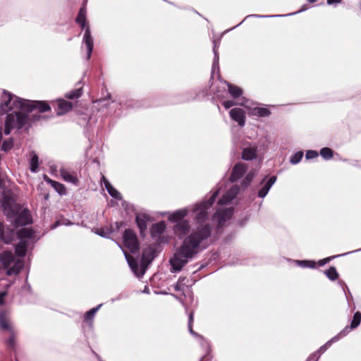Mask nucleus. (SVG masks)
<instances>
[{
    "instance_id": "1",
    "label": "nucleus",
    "mask_w": 361,
    "mask_h": 361,
    "mask_svg": "<svg viewBox=\"0 0 361 361\" xmlns=\"http://www.w3.org/2000/svg\"><path fill=\"white\" fill-rule=\"evenodd\" d=\"M218 195L219 190H216L207 200L196 203L192 209L195 214V227L185 238L170 259L171 273L180 271L183 267L197 255L201 245L202 249L208 246L207 241L213 231V225L208 221V210L214 203Z\"/></svg>"
},
{
    "instance_id": "2",
    "label": "nucleus",
    "mask_w": 361,
    "mask_h": 361,
    "mask_svg": "<svg viewBox=\"0 0 361 361\" xmlns=\"http://www.w3.org/2000/svg\"><path fill=\"white\" fill-rule=\"evenodd\" d=\"M27 114L25 111L20 112V111L8 114L5 120L4 134L8 135L13 129L20 130L27 124L30 127L32 123L45 118V116L39 113L33 114L31 116H29Z\"/></svg>"
},
{
    "instance_id": "3",
    "label": "nucleus",
    "mask_w": 361,
    "mask_h": 361,
    "mask_svg": "<svg viewBox=\"0 0 361 361\" xmlns=\"http://www.w3.org/2000/svg\"><path fill=\"white\" fill-rule=\"evenodd\" d=\"M87 11L85 5L80 7L78 16L75 18V22L78 23L82 30H85V33L82 38V43L85 44L87 48L86 59H90L94 47L93 37L91 35L90 28L87 26Z\"/></svg>"
},
{
    "instance_id": "4",
    "label": "nucleus",
    "mask_w": 361,
    "mask_h": 361,
    "mask_svg": "<svg viewBox=\"0 0 361 361\" xmlns=\"http://www.w3.org/2000/svg\"><path fill=\"white\" fill-rule=\"evenodd\" d=\"M247 171V165L243 162L236 163L231 171L229 177V180L231 183H235L245 175V178L240 182V186L243 190L246 189L252 183L255 176V171L252 170Z\"/></svg>"
},
{
    "instance_id": "5",
    "label": "nucleus",
    "mask_w": 361,
    "mask_h": 361,
    "mask_svg": "<svg viewBox=\"0 0 361 361\" xmlns=\"http://www.w3.org/2000/svg\"><path fill=\"white\" fill-rule=\"evenodd\" d=\"M0 262L4 269H6V275H18L24 268L23 259H16L14 255L8 250L4 251L0 254Z\"/></svg>"
},
{
    "instance_id": "6",
    "label": "nucleus",
    "mask_w": 361,
    "mask_h": 361,
    "mask_svg": "<svg viewBox=\"0 0 361 361\" xmlns=\"http://www.w3.org/2000/svg\"><path fill=\"white\" fill-rule=\"evenodd\" d=\"M15 107L20 108V111L31 113L35 110L39 113L50 111L51 108L47 101L43 100H28L25 99H17L13 103Z\"/></svg>"
},
{
    "instance_id": "7",
    "label": "nucleus",
    "mask_w": 361,
    "mask_h": 361,
    "mask_svg": "<svg viewBox=\"0 0 361 361\" xmlns=\"http://www.w3.org/2000/svg\"><path fill=\"white\" fill-rule=\"evenodd\" d=\"M17 99H20L13 93L4 90L1 96L0 112L1 115L11 114L15 111L20 110V108L15 107L14 102Z\"/></svg>"
},
{
    "instance_id": "8",
    "label": "nucleus",
    "mask_w": 361,
    "mask_h": 361,
    "mask_svg": "<svg viewBox=\"0 0 361 361\" xmlns=\"http://www.w3.org/2000/svg\"><path fill=\"white\" fill-rule=\"evenodd\" d=\"M1 207L4 214L11 221L15 218L20 209V206L14 199L8 195H4L1 202Z\"/></svg>"
},
{
    "instance_id": "9",
    "label": "nucleus",
    "mask_w": 361,
    "mask_h": 361,
    "mask_svg": "<svg viewBox=\"0 0 361 361\" xmlns=\"http://www.w3.org/2000/svg\"><path fill=\"white\" fill-rule=\"evenodd\" d=\"M123 245L131 253H136L140 250V244L135 231L131 228H127L123 234Z\"/></svg>"
},
{
    "instance_id": "10",
    "label": "nucleus",
    "mask_w": 361,
    "mask_h": 361,
    "mask_svg": "<svg viewBox=\"0 0 361 361\" xmlns=\"http://www.w3.org/2000/svg\"><path fill=\"white\" fill-rule=\"evenodd\" d=\"M157 255V251L153 246H149L142 250L140 259L141 276L144 275L149 265Z\"/></svg>"
},
{
    "instance_id": "11",
    "label": "nucleus",
    "mask_w": 361,
    "mask_h": 361,
    "mask_svg": "<svg viewBox=\"0 0 361 361\" xmlns=\"http://www.w3.org/2000/svg\"><path fill=\"white\" fill-rule=\"evenodd\" d=\"M240 185H234L231 186L218 200L220 205H226L229 204L238 195L241 189Z\"/></svg>"
},
{
    "instance_id": "12",
    "label": "nucleus",
    "mask_w": 361,
    "mask_h": 361,
    "mask_svg": "<svg viewBox=\"0 0 361 361\" xmlns=\"http://www.w3.org/2000/svg\"><path fill=\"white\" fill-rule=\"evenodd\" d=\"M15 231L10 226H5L0 221V240L5 244H10L14 240Z\"/></svg>"
},
{
    "instance_id": "13",
    "label": "nucleus",
    "mask_w": 361,
    "mask_h": 361,
    "mask_svg": "<svg viewBox=\"0 0 361 361\" xmlns=\"http://www.w3.org/2000/svg\"><path fill=\"white\" fill-rule=\"evenodd\" d=\"M267 178V176H264V178L260 182V185H263L262 188L257 192V196L260 198H264L267 196L269 191L273 185L276 183L277 179L276 176H271L266 181Z\"/></svg>"
},
{
    "instance_id": "14",
    "label": "nucleus",
    "mask_w": 361,
    "mask_h": 361,
    "mask_svg": "<svg viewBox=\"0 0 361 361\" xmlns=\"http://www.w3.org/2000/svg\"><path fill=\"white\" fill-rule=\"evenodd\" d=\"M230 117L235 121L239 126L243 127L245 125L246 114L245 111L241 108H233L229 111Z\"/></svg>"
},
{
    "instance_id": "15",
    "label": "nucleus",
    "mask_w": 361,
    "mask_h": 361,
    "mask_svg": "<svg viewBox=\"0 0 361 361\" xmlns=\"http://www.w3.org/2000/svg\"><path fill=\"white\" fill-rule=\"evenodd\" d=\"M13 329L11 324L9 312L6 310H0V330L7 332Z\"/></svg>"
},
{
    "instance_id": "16",
    "label": "nucleus",
    "mask_w": 361,
    "mask_h": 361,
    "mask_svg": "<svg viewBox=\"0 0 361 361\" xmlns=\"http://www.w3.org/2000/svg\"><path fill=\"white\" fill-rule=\"evenodd\" d=\"M149 216L147 214H142V215L137 214L135 216V223L140 230V234L142 237L145 235V231L147 228V222L149 221Z\"/></svg>"
},
{
    "instance_id": "17",
    "label": "nucleus",
    "mask_w": 361,
    "mask_h": 361,
    "mask_svg": "<svg viewBox=\"0 0 361 361\" xmlns=\"http://www.w3.org/2000/svg\"><path fill=\"white\" fill-rule=\"evenodd\" d=\"M72 108L73 104L71 102L66 101L64 99H59L56 101V112L58 116L69 112Z\"/></svg>"
},
{
    "instance_id": "18",
    "label": "nucleus",
    "mask_w": 361,
    "mask_h": 361,
    "mask_svg": "<svg viewBox=\"0 0 361 361\" xmlns=\"http://www.w3.org/2000/svg\"><path fill=\"white\" fill-rule=\"evenodd\" d=\"M232 211L231 209H223L217 210L213 218L218 222L219 226L224 225L226 221H228L232 216Z\"/></svg>"
},
{
    "instance_id": "19",
    "label": "nucleus",
    "mask_w": 361,
    "mask_h": 361,
    "mask_svg": "<svg viewBox=\"0 0 361 361\" xmlns=\"http://www.w3.org/2000/svg\"><path fill=\"white\" fill-rule=\"evenodd\" d=\"M307 7L305 5H303L302 7L298 11V13L303 12L307 10ZM297 13V12H295L293 13H290L288 15H258V14H251L247 16L243 20H242L240 23H238L237 25L233 27L229 30H233L238 26L240 25L247 18H279V17H284L286 16H290L292 14Z\"/></svg>"
},
{
    "instance_id": "20",
    "label": "nucleus",
    "mask_w": 361,
    "mask_h": 361,
    "mask_svg": "<svg viewBox=\"0 0 361 361\" xmlns=\"http://www.w3.org/2000/svg\"><path fill=\"white\" fill-rule=\"evenodd\" d=\"M190 225L188 220H183L182 221L176 223L173 226V231L179 238L185 235L189 231Z\"/></svg>"
},
{
    "instance_id": "21",
    "label": "nucleus",
    "mask_w": 361,
    "mask_h": 361,
    "mask_svg": "<svg viewBox=\"0 0 361 361\" xmlns=\"http://www.w3.org/2000/svg\"><path fill=\"white\" fill-rule=\"evenodd\" d=\"M188 209L187 208L178 209L170 214L168 219L171 222L178 223L183 221V219L188 215Z\"/></svg>"
},
{
    "instance_id": "22",
    "label": "nucleus",
    "mask_w": 361,
    "mask_h": 361,
    "mask_svg": "<svg viewBox=\"0 0 361 361\" xmlns=\"http://www.w3.org/2000/svg\"><path fill=\"white\" fill-rule=\"evenodd\" d=\"M166 226L164 221L153 224L150 228V235L152 238H156L158 235L163 234L166 231Z\"/></svg>"
},
{
    "instance_id": "23",
    "label": "nucleus",
    "mask_w": 361,
    "mask_h": 361,
    "mask_svg": "<svg viewBox=\"0 0 361 361\" xmlns=\"http://www.w3.org/2000/svg\"><path fill=\"white\" fill-rule=\"evenodd\" d=\"M220 44L219 40H213V52H214V59L212 63V71L213 73L216 70L219 71V55L218 52V48Z\"/></svg>"
},
{
    "instance_id": "24",
    "label": "nucleus",
    "mask_w": 361,
    "mask_h": 361,
    "mask_svg": "<svg viewBox=\"0 0 361 361\" xmlns=\"http://www.w3.org/2000/svg\"><path fill=\"white\" fill-rule=\"evenodd\" d=\"M124 255L127 260V262L130 268L131 269L132 271L134 273V274L136 275L137 276H142L140 275L141 268L140 269V266L137 261L133 257H130L126 252H124Z\"/></svg>"
},
{
    "instance_id": "25",
    "label": "nucleus",
    "mask_w": 361,
    "mask_h": 361,
    "mask_svg": "<svg viewBox=\"0 0 361 361\" xmlns=\"http://www.w3.org/2000/svg\"><path fill=\"white\" fill-rule=\"evenodd\" d=\"M44 180L51 185V186L57 192L59 195H63L66 193V188L65 185L58 181L54 180L44 176Z\"/></svg>"
},
{
    "instance_id": "26",
    "label": "nucleus",
    "mask_w": 361,
    "mask_h": 361,
    "mask_svg": "<svg viewBox=\"0 0 361 361\" xmlns=\"http://www.w3.org/2000/svg\"><path fill=\"white\" fill-rule=\"evenodd\" d=\"M271 114V111L266 107H254L250 109V114L253 116L268 117Z\"/></svg>"
},
{
    "instance_id": "27",
    "label": "nucleus",
    "mask_w": 361,
    "mask_h": 361,
    "mask_svg": "<svg viewBox=\"0 0 361 361\" xmlns=\"http://www.w3.org/2000/svg\"><path fill=\"white\" fill-rule=\"evenodd\" d=\"M27 242L20 240L15 246V254L19 257H24L27 254Z\"/></svg>"
},
{
    "instance_id": "28",
    "label": "nucleus",
    "mask_w": 361,
    "mask_h": 361,
    "mask_svg": "<svg viewBox=\"0 0 361 361\" xmlns=\"http://www.w3.org/2000/svg\"><path fill=\"white\" fill-rule=\"evenodd\" d=\"M118 104L123 107V106H126V108H131V109H134V108H138V107H149V105H147L145 104H142V102H139V101H135L133 99H129V100H126V101H124L123 99H121Z\"/></svg>"
},
{
    "instance_id": "29",
    "label": "nucleus",
    "mask_w": 361,
    "mask_h": 361,
    "mask_svg": "<svg viewBox=\"0 0 361 361\" xmlns=\"http://www.w3.org/2000/svg\"><path fill=\"white\" fill-rule=\"evenodd\" d=\"M115 230L113 228L112 226L110 227H101V228H94L92 229V231L104 238H110L111 234Z\"/></svg>"
},
{
    "instance_id": "30",
    "label": "nucleus",
    "mask_w": 361,
    "mask_h": 361,
    "mask_svg": "<svg viewBox=\"0 0 361 361\" xmlns=\"http://www.w3.org/2000/svg\"><path fill=\"white\" fill-rule=\"evenodd\" d=\"M16 226H26L32 223L30 217L24 213H18L17 216L12 219Z\"/></svg>"
},
{
    "instance_id": "31",
    "label": "nucleus",
    "mask_w": 361,
    "mask_h": 361,
    "mask_svg": "<svg viewBox=\"0 0 361 361\" xmlns=\"http://www.w3.org/2000/svg\"><path fill=\"white\" fill-rule=\"evenodd\" d=\"M225 83L228 86V93L233 99H237L242 96L243 92L240 87L229 83L226 81H225Z\"/></svg>"
},
{
    "instance_id": "32",
    "label": "nucleus",
    "mask_w": 361,
    "mask_h": 361,
    "mask_svg": "<svg viewBox=\"0 0 361 361\" xmlns=\"http://www.w3.org/2000/svg\"><path fill=\"white\" fill-rule=\"evenodd\" d=\"M257 157V149L255 147H245L242 152V159L245 161H252Z\"/></svg>"
},
{
    "instance_id": "33",
    "label": "nucleus",
    "mask_w": 361,
    "mask_h": 361,
    "mask_svg": "<svg viewBox=\"0 0 361 361\" xmlns=\"http://www.w3.org/2000/svg\"><path fill=\"white\" fill-rule=\"evenodd\" d=\"M60 173L63 179L66 182L71 183L73 184H76L78 182V178L70 173L63 167L60 169Z\"/></svg>"
},
{
    "instance_id": "34",
    "label": "nucleus",
    "mask_w": 361,
    "mask_h": 361,
    "mask_svg": "<svg viewBox=\"0 0 361 361\" xmlns=\"http://www.w3.org/2000/svg\"><path fill=\"white\" fill-rule=\"evenodd\" d=\"M360 251H361V248L357 249L355 250H353V251H350V252H345V253H343V254H341V255H337L326 257L324 259L319 260L318 261V264H319V266L322 267V266L325 265L326 263L329 262L331 259H333L334 258L345 256V255H350L351 253L357 252H360Z\"/></svg>"
},
{
    "instance_id": "35",
    "label": "nucleus",
    "mask_w": 361,
    "mask_h": 361,
    "mask_svg": "<svg viewBox=\"0 0 361 361\" xmlns=\"http://www.w3.org/2000/svg\"><path fill=\"white\" fill-rule=\"evenodd\" d=\"M103 304H99L95 307L92 308L89 311L86 312L84 315V321L85 322H90L92 323V319L95 315V314L97 312V311L101 308Z\"/></svg>"
},
{
    "instance_id": "36",
    "label": "nucleus",
    "mask_w": 361,
    "mask_h": 361,
    "mask_svg": "<svg viewBox=\"0 0 361 361\" xmlns=\"http://www.w3.org/2000/svg\"><path fill=\"white\" fill-rule=\"evenodd\" d=\"M38 167L39 157L35 153L32 152L30 160V170L33 173H36L38 171Z\"/></svg>"
},
{
    "instance_id": "37",
    "label": "nucleus",
    "mask_w": 361,
    "mask_h": 361,
    "mask_svg": "<svg viewBox=\"0 0 361 361\" xmlns=\"http://www.w3.org/2000/svg\"><path fill=\"white\" fill-rule=\"evenodd\" d=\"M324 274L326 277L334 281H336L338 278V273L335 267H330L328 269L324 271Z\"/></svg>"
},
{
    "instance_id": "38",
    "label": "nucleus",
    "mask_w": 361,
    "mask_h": 361,
    "mask_svg": "<svg viewBox=\"0 0 361 361\" xmlns=\"http://www.w3.org/2000/svg\"><path fill=\"white\" fill-rule=\"evenodd\" d=\"M82 94V87H79L75 90H73L65 94V97L68 99H78Z\"/></svg>"
},
{
    "instance_id": "39",
    "label": "nucleus",
    "mask_w": 361,
    "mask_h": 361,
    "mask_svg": "<svg viewBox=\"0 0 361 361\" xmlns=\"http://www.w3.org/2000/svg\"><path fill=\"white\" fill-rule=\"evenodd\" d=\"M18 235L20 240L23 238L32 239L34 237V232L32 229L24 228L19 231Z\"/></svg>"
},
{
    "instance_id": "40",
    "label": "nucleus",
    "mask_w": 361,
    "mask_h": 361,
    "mask_svg": "<svg viewBox=\"0 0 361 361\" xmlns=\"http://www.w3.org/2000/svg\"><path fill=\"white\" fill-rule=\"evenodd\" d=\"M319 154L325 160H330L334 157V151L329 147H325L320 149Z\"/></svg>"
},
{
    "instance_id": "41",
    "label": "nucleus",
    "mask_w": 361,
    "mask_h": 361,
    "mask_svg": "<svg viewBox=\"0 0 361 361\" xmlns=\"http://www.w3.org/2000/svg\"><path fill=\"white\" fill-rule=\"evenodd\" d=\"M108 187L109 188H107L106 190L111 197L118 200H122L121 194L116 188H114L111 183H108Z\"/></svg>"
},
{
    "instance_id": "42",
    "label": "nucleus",
    "mask_w": 361,
    "mask_h": 361,
    "mask_svg": "<svg viewBox=\"0 0 361 361\" xmlns=\"http://www.w3.org/2000/svg\"><path fill=\"white\" fill-rule=\"evenodd\" d=\"M295 262L302 268L314 269L317 267V263L314 260H296Z\"/></svg>"
},
{
    "instance_id": "43",
    "label": "nucleus",
    "mask_w": 361,
    "mask_h": 361,
    "mask_svg": "<svg viewBox=\"0 0 361 361\" xmlns=\"http://www.w3.org/2000/svg\"><path fill=\"white\" fill-rule=\"evenodd\" d=\"M9 334V338L6 340V344L8 346V348L11 349H13L15 348L16 341H15V336H16V332L14 329H11V331H7Z\"/></svg>"
},
{
    "instance_id": "44",
    "label": "nucleus",
    "mask_w": 361,
    "mask_h": 361,
    "mask_svg": "<svg viewBox=\"0 0 361 361\" xmlns=\"http://www.w3.org/2000/svg\"><path fill=\"white\" fill-rule=\"evenodd\" d=\"M194 317H193V312H191L188 315V331L192 336L203 338V337L200 335H199L197 333L195 332L192 329V322H193Z\"/></svg>"
},
{
    "instance_id": "45",
    "label": "nucleus",
    "mask_w": 361,
    "mask_h": 361,
    "mask_svg": "<svg viewBox=\"0 0 361 361\" xmlns=\"http://www.w3.org/2000/svg\"><path fill=\"white\" fill-rule=\"evenodd\" d=\"M13 147V138H8L3 141L2 145L1 146V149L4 152H8L10 151Z\"/></svg>"
},
{
    "instance_id": "46",
    "label": "nucleus",
    "mask_w": 361,
    "mask_h": 361,
    "mask_svg": "<svg viewBox=\"0 0 361 361\" xmlns=\"http://www.w3.org/2000/svg\"><path fill=\"white\" fill-rule=\"evenodd\" d=\"M361 322V312H356L353 317V319L350 322L351 329L357 328Z\"/></svg>"
},
{
    "instance_id": "47",
    "label": "nucleus",
    "mask_w": 361,
    "mask_h": 361,
    "mask_svg": "<svg viewBox=\"0 0 361 361\" xmlns=\"http://www.w3.org/2000/svg\"><path fill=\"white\" fill-rule=\"evenodd\" d=\"M302 157H303V152L298 151V152L294 153L293 155H291V157H290V164L295 165L301 161Z\"/></svg>"
},
{
    "instance_id": "48",
    "label": "nucleus",
    "mask_w": 361,
    "mask_h": 361,
    "mask_svg": "<svg viewBox=\"0 0 361 361\" xmlns=\"http://www.w3.org/2000/svg\"><path fill=\"white\" fill-rule=\"evenodd\" d=\"M222 105L226 109H230L231 107L236 105V104H238V105H244V102H235L233 100H225L224 102H222Z\"/></svg>"
},
{
    "instance_id": "49",
    "label": "nucleus",
    "mask_w": 361,
    "mask_h": 361,
    "mask_svg": "<svg viewBox=\"0 0 361 361\" xmlns=\"http://www.w3.org/2000/svg\"><path fill=\"white\" fill-rule=\"evenodd\" d=\"M319 156V153L316 150H307L305 154L306 159H312L317 158Z\"/></svg>"
},
{
    "instance_id": "50",
    "label": "nucleus",
    "mask_w": 361,
    "mask_h": 361,
    "mask_svg": "<svg viewBox=\"0 0 361 361\" xmlns=\"http://www.w3.org/2000/svg\"><path fill=\"white\" fill-rule=\"evenodd\" d=\"M353 329H351V326H346L338 335H339V339L341 337L345 336L351 330Z\"/></svg>"
},
{
    "instance_id": "51",
    "label": "nucleus",
    "mask_w": 361,
    "mask_h": 361,
    "mask_svg": "<svg viewBox=\"0 0 361 361\" xmlns=\"http://www.w3.org/2000/svg\"><path fill=\"white\" fill-rule=\"evenodd\" d=\"M339 340V335H336L334 336L331 340L327 341L324 345H326V348H329L333 343L336 342Z\"/></svg>"
},
{
    "instance_id": "52",
    "label": "nucleus",
    "mask_w": 361,
    "mask_h": 361,
    "mask_svg": "<svg viewBox=\"0 0 361 361\" xmlns=\"http://www.w3.org/2000/svg\"><path fill=\"white\" fill-rule=\"evenodd\" d=\"M128 298V295L125 293H121L120 294L118 295V296H116L115 298H112L111 300V302H114L116 300H122L123 298Z\"/></svg>"
},
{
    "instance_id": "53",
    "label": "nucleus",
    "mask_w": 361,
    "mask_h": 361,
    "mask_svg": "<svg viewBox=\"0 0 361 361\" xmlns=\"http://www.w3.org/2000/svg\"><path fill=\"white\" fill-rule=\"evenodd\" d=\"M319 357V355H318V354L317 353H314V354H312L309 357L308 359L307 360V361H317Z\"/></svg>"
},
{
    "instance_id": "54",
    "label": "nucleus",
    "mask_w": 361,
    "mask_h": 361,
    "mask_svg": "<svg viewBox=\"0 0 361 361\" xmlns=\"http://www.w3.org/2000/svg\"><path fill=\"white\" fill-rule=\"evenodd\" d=\"M184 285H185V283H179L177 281V283L174 285L175 290L177 291V292L183 290Z\"/></svg>"
},
{
    "instance_id": "55",
    "label": "nucleus",
    "mask_w": 361,
    "mask_h": 361,
    "mask_svg": "<svg viewBox=\"0 0 361 361\" xmlns=\"http://www.w3.org/2000/svg\"><path fill=\"white\" fill-rule=\"evenodd\" d=\"M6 295V291H1L0 292V306L4 304V298Z\"/></svg>"
},
{
    "instance_id": "56",
    "label": "nucleus",
    "mask_w": 361,
    "mask_h": 361,
    "mask_svg": "<svg viewBox=\"0 0 361 361\" xmlns=\"http://www.w3.org/2000/svg\"><path fill=\"white\" fill-rule=\"evenodd\" d=\"M101 182L102 184H104L106 190L107 189L108 187V183H110V182L105 178L104 176H102V178H101Z\"/></svg>"
},
{
    "instance_id": "57",
    "label": "nucleus",
    "mask_w": 361,
    "mask_h": 361,
    "mask_svg": "<svg viewBox=\"0 0 361 361\" xmlns=\"http://www.w3.org/2000/svg\"><path fill=\"white\" fill-rule=\"evenodd\" d=\"M61 220L62 226H71V225L73 224L69 219H63Z\"/></svg>"
},
{
    "instance_id": "58",
    "label": "nucleus",
    "mask_w": 361,
    "mask_h": 361,
    "mask_svg": "<svg viewBox=\"0 0 361 361\" xmlns=\"http://www.w3.org/2000/svg\"><path fill=\"white\" fill-rule=\"evenodd\" d=\"M62 226V224H61V220H57L51 226V229H55L56 228H57L58 226Z\"/></svg>"
},
{
    "instance_id": "59",
    "label": "nucleus",
    "mask_w": 361,
    "mask_h": 361,
    "mask_svg": "<svg viewBox=\"0 0 361 361\" xmlns=\"http://www.w3.org/2000/svg\"><path fill=\"white\" fill-rule=\"evenodd\" d=\"M342 0H326L327 4L332 5L334 4L341 3Z\"/></svg>"
},
{
    "instance_id": "60",
    "label": "nucleus",
    "mask_w": 361,
    "mask_h": 361,
    "mask_svg": "<svg viewBox=\"0 0 361 361\" xmlns=\"http://www.w3.org/2000/svg\"><path fill=\"white\" fill-rule=\"evenodd\" d=\"M326 349L327 348H326V345H324L319 348V349L317 350V354L323 353Z\"/></svg>"
},
{
    "instance_id": "61",
    "label": "nucleus",
    "mask_w": 361,
    "mask_h": 361,
    "mask_svg": "<svg viewBox=\"0 0 361 361\" xmlns=\"http://www.w3.org/2000/svg\"><path fill=\"white\" fill-rule=\"evenodd\" d=\"M116 230L118 231L121 226H122L123 225V221H121V222H116Z\"/></svg>"
},
{
    "instance_id": "62",
    "label": "nucleus",
    "mask_w": 361,
    "mask_h": 361,
    "mask_svg": "<svg viewBox=\"0 0 361 361\" xmlns=\"http://www.w3.org/2000/svg\"><path fill=\"white\" fill-rule=\"evenodd\" d=\"M186 279V277H179L178 282L179 283H184L185 280Z\"/></svg>"
},
{
    "instance_id": "63",
    "label": "nucleus",
    "mask_w": 361,
    "mask_h": 361,
    "mask_svg": "<svg viewBox=\"0 0 361 361\" xmlns=\"http://www.w3.org/2000/svg\"><path fill=\"white\" fill-rule=\"evenodd\" d=\"M142 293H147V294L149 293V288L147 286H145V288L142 290Z\"/></svg>"
},
{
    "instance_id": "64",
    "label": "nucleus",
    "mask_w": 361,
    "mask_h": 361,
    "mask_svg": "<svg viewBox=\"0 0 361 361\" xmlns=\"http://www.w3.org/2000/svg\"><path fill=\"white\" fill-rule=\"evenodd\" d=\"M4 188V182L2 179L0 178V189H3Z\"/></svg>"
}]
</instances>
